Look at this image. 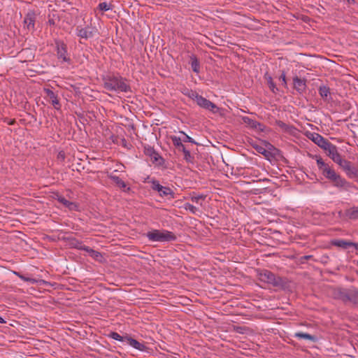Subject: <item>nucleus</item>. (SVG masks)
Here are the masks:
<instances>
[{"instance_id": "c03bdc74", "label": "nucleus", "mask_w": 358, "mask_h": 358, "mask_svg": "<svg viewBox=\"0 0 358 358\" xmlns=\"http://www.w3.org/2000/svg\"><path fill=\"white\" fill-rule=\"evenodd\" d=\"M311 257H312L311 255H306V256L303 257L302 258L308 260V259H310Z\"/></svg>"}, {"instance_id": "39448f33", "label": "nucleus", "mask_w": 358, "mask_h": 358, "mask_svg": "<svg viewBox=\"0 0 358 358\" xmlns=\"http://www.w3.org/2000/svg\"><path fill=\"white\" fill-rule=\"evenodd\" d=\"M173 145L178 148L179 151H182L184 154V159L187 162L192 163L194 157L191 155L190 152L186 149L185 146L182 143V139L180 137H171Z\"/></svg>"}, {"instance_id": "49530a36", "label": "nucleus", "mask_w": 358, "mask_h": 358, "mask_svg": "<svg viewBox=\"0 0 358 358\" xmlns=\"http://www.w3.org/2000/svg\"><path fill=\"white\" fill-rule=\"evenodd\" d=\"M347 1H348L349 3H355V0H347Z\"/></svg>"}, {"instance_id": "393cba45", "label": "nucleus", "mask_w": 358, "mask_h": 358, "mask_svg": "<svg viewBox=\"0 0 358 358\" xmlns=\"http://www.w3.org/2000/svg\"><path fill=\"white\" fill-rule=\"evenodd\" d=\"M309 139L313 141L316 145H320V143L323 139V136L317 133H311L308 135Z\"/></svg>"}, {"instance_id": "c85d7f7f", "label": "nucleus", "mask_w": 358, "mask_h": 358, "mask_svg": "<svg viewBox=\"0 0 358 358\" xmlns=\"http://www.w3.org/2000/svg\"><path fill=\"white\" fill-rule=\"evenodd\" d=\"M111 179L120 187H126V183L121 180L118 176H111Z\"/></svg>"}, {"instance_id": "0eeeda50", "label": "nucleus", "mask_w": 358, "mask_h": 358, "mask_svg": "<svg viewBox=\"0 0 358 358\" xmlns=\"http://www.w3.org/2000/svg\"><path fill=\"white\" fill-rule=\"evenodd\" d=\"M152 187L154 190L157 191L162 196H169V199L174 198V192L169 187L161 185L158 181H153Z\"/></svg>"}, {"instance_id": "bb28decb", "label": "nucleus", "mask_w": 358, "mask_h": 358, "mask_svg": "<svg viewBox=\"0 0 358 358\" xmlns=\"http://www.w3.org/2000/svg\"><path fill=\"white\" fill-rule=\"evenodd\" d=\"M146 154L150 156L152 158H153L155 161L157 160L159 157V155L157 152L155 151V150L152 148H148L146 149Z\"/></svg>"}, {"instance_id": "a19ab883", "label": "nucleus", "mask_w": 358, "mask_h": 358, "mask_svg": "<svg viewBox=\"0 0 358 358\" xmlns=\"http://www.w3.org/2000/svg\"><path fill=\"white\" fill-rule=\"evenodd\" d=\"M80 245H83L81 243L76 241V243L74 244V247L80 250Z\"/></svg>"}, {"instance_id": "a878e982", "label": "nucleus", "mask_w": 358, "mask_h": 358, "mask_svg": "<svg viewBox=\"0 0 358 358\" xmlns=\"http://www.w3.org/2000/svg\"><path fill=\"white\" fill-rule=\"evenodd\" d=\"M319 94L323 99H327L330 94L329 87L325 85L320 86L319 88Z\"/></svg>"}, {"instance_id": "c9c22d12", "label": "nucleus", "mask_w": 358, "mask_h": 358, "mask_svg": "<svg viewBox=\"0 0 358 358\" xmlns=\"http://www.w3.org/2000/svg\"><path fill=\"white\" fill-rule=\"evenodd\" d=\"M267 83L269 86V88L274 92V89L275 88V85L274 83L273 82L272 78L271 76H268L267 78Z\"/></svg>"}, {"instance_id": "cd10ccee", "label": "nucleus", "mask_w": 358, "mask_h": 358, "mask_svg": "<svg viewBox=\"0 0 358 358\" xmlns=\"http://www.w3.org/2000/svg\"><path fill=\"white\" fill-rule=\"evenodd\" d=\"M109 336L114 339V340H116V341H126V336L124 337V336H120L118 333L117 332H111L110 334H109Z\"/></svg>"}, {"instance_id": "ea45409f", "label": "nucleus", "mask_w": 358, "mask_h": 358, "mask_svg": "<svg viewBox=\"0 0 358 358\" xmlns=\"http://www.w3.org/2000/svg\"><path fill=\"white\" fill-rule=\"evenodd\" d=\"M280 79L282 80V84L285 86L287 85L286 77L285 73H282L280 77Z\"/></svg>"}, {"instance_id": "1a4fd4ad", "label": "nucleus", "mask_w": 358, "mask_h": 358, "mask_svg": "<svg viewBox=\"0 0 358 358\" xmlns=\"http://www.w3.org/2000/svg\"><path fill=\"white\" fill-rule=\"evenodd\" d=\"M327 155L336 164H339L343 160L338 152L337 147L332 144L325 151Z\"/></svg>"}, {"instance_id": "ddd939ff", "label": "nucleus", "mask_w": 358, "mask_h": 358, "mask_svg": "<svg viewBox=\"0 0 358 358\" xmlns=\"http://www.w3.org/2000/svg\"><path fill=\"white\" fill-rule=\"evenodd\" d=\"M266 148L259 145H254L253 148L255 149L257 152L264 155L266 157H268L271 155V152L269 150L274 148V147L268 142H264Z\"/></svg>"}, {"instance_id": "7ed1b4c3", "label": "nucleus", "mask_w": 358, "mask_h": 358, "mask_svg": "<svg viewBox=\"0 0 358 358\" xmlns=\"http://www.w3.org/2000/svg\"><path fill=\"white\" fill-rule=\"evenodd\" d=\"M146 236L150 241L155 242L172 241L176 239V236L173 233L165 230L155 229L148 231L146 234Z\"/></svg>"}, {"instance_id": "2f4dec72", "label": "nucleus", "mask_w": 358, "mask_h": 358, "mask_svg": "<svg viewBox=\"0 0 358 358\" xmlns=\"http://www.w3.org/2000/svg\"><path fill=\"white\" fill-rule=\"evenodd\" d=\"M206 198V195L200 194L197 196H192L191 201L196 203H199L200 201H203Z\"/></svg>"}, {"instance_id": "6ab92c4d", "label": "nucleus", "mask_w": 358, "mask_h": 358, "mask_svg": "<svg viewBox=\"0 0 358 358\" xmlns=\"http://www.w3.org/2000/svg\"><path fill=\"white\" fill-rule=\"evenodd\" d=\"M347 302L358 303V289L352 288L348 290Z\"/></svg>"}, {"instance_id": "20e7f679", "label": "nucleus", "mask_w": 358, "mask_h": 358, "mask_svg": "<svg viewBox=\"0 0 358 358\" xmlns=\"http://www.w3.org/2000/svg\"><path fill=\"white\" fill-rule=\"evenodd\" d=\"M260 281L270 284L273 287H282L284 281L282 278L276 276L274 273L268 270H263L258 274Z\"/></svg>"}, {"instance_id": "f257e3e1", "label": "nucleus", "mask_w": 358, "mask_h": 358, "mask_svg": "<svg viewBox=\"0 0 358 358\" xmlns=\"http://www.w3.org/2000/svg\"><path fill=\"white\" fill-rule=\"evenodd\" d=\"M103 87L108 91L116 92H127L130 87L127 84L126 80L122 77L109 76L103 78Z\"/></svg>"}, {"instance_id": "e433bc0d", "label": "nucleus", "mask_w": 358, "mask_h": 358, "mask_svg": "<svg viewBox=\"0 0 358 358\" xmlns=\"http://www.w3.org/2000/svg\"><path fill=\"white\" fill-rule=\"evenodd\" d=\"M90 255L92 257H93L95 259H99L102 257L101 254L99 252L95 251L94 250H92V253Z\"/></svg>"}, {"instance_id": "f704fd0d", "label": "nucleus", "mask_w": 358, "mask_h": 358, "mask_svg": "<svg viewBox=\"0 0 358 358\" xmlns=\"http://www.w3.org/2000/svg\"><path fill=\"white\" fill-rule=\"evenodd\" d=\"M180 134H183L185 138L182 139L184 142H189L192 143H196V142L188 135H187L184 131H180Z\"/></svg>"}, {"instance_id": "09e8293b", "label": "nucleus", "mask_w": 358, "mask_h": 358, "mask_svg": "<svg viewBox=\"0 0 358 358\" xmlns=\"http://www.w3.org/2000/svg\"><path fill=\"white\" fill-rule=\"evenodd\" d=\"M243 120H244L245 122H246V120H250V119H249L248 117H244V119H243Z\"/></svg>"}, {"instance_id": "c756f323", "label": "nucleus", "mask_w": 358, "mask_h": 358, "mask_svg": "<svg viewBox=\"0 0 358 358\" xmlns=\"http://www.w3.org/2000/svg\"><path fill=\"white\" fill-rule=\"evenodd\" d=\"M331 145V143H330L328 140L323 138V139L320 143V145H317L326 151L327 148H329Z\"/></svg>"}, {"instance_id": "9b49d317", "label": "nucleus", "mask_w": 358, "mask_h": 358, "mask_svg": "<svg viewBox=\"0 0 358 358\" xmlns=\"http://www.w3.org/2000/svg\"><path fill=\"white\" fill-rule=\"evenodd\" d=\"M348 290V289L341 287L334 288L331 291V295L334 299L341 300L342 301L346 303Z\"/></svg>"}, {"instance_id": "2eb2a0df", "label": "nucleus", "mask_w": 358, "mask_h": 358, "mask_svg": "<svg viewBox=\"0 0 358 358\" xmlns=\"http://www.w3.org/2000/svg\"><path fill=\"white\" fill-rule=\"evenodd\" d=\"M36 15L34 12H29L24 19V25L28 30L34 29Z\"/></svg>"}, {"instance_id": "9d476101", "label": "nucleus", "mask_w": 358, "mask_h": 358, "mask_svg": "<svg viewBox=\"0 0 358 358\" xmlns=\"http://www.w3.org/2000/svg\"><path fill=\"white\" fill-rule=\"evenodd\" d=\"M57 55L58 59H62L64 62H69V58L67 57L66 45L62 41H56Z\"/></svg>"}, {"instance_id": "4c0bfd02", "label": "nucleus", "mask_w": 358, "mask_h": 358, "mask_svg": "<svg viewBox=\"0 0 358 358\" xmlns=\"http://www.w3.org/2000/svg\"><path fill=\"white\" fill-rule=\"evenodd\" d=\"M19 276H20V278L21 279H22L24 281L31 282L32 283H34V282H36V280L35 279H33V278H26V277H24V276L22 275H20Z\"/></svg>"}, {"instance_id": "de8ad7c7", "label": "nucleus", "mask_w": 358, "mask_h": 358, "mask_svg": "<svg viewBox=\"0 0 358 358\" xmlns=\"http://www.w3.org/2000/svg\"><path fill=\"white\" fill-rule=\"evenodd\" d=\"M251 126L253 127H256V122H252Z\"/></svg>"}, {"instance_id": "5701e85b", "label": "nucleus", "mask_w": 358, "mask_h": 358, "mask_svg": "<svg viewBox=\"0 0 358 358\" xmlns=\"http://www.w3.org/2000/svg\"><path fill=\"white\" fill-rule=\"evenodd\" d=\"M317 164L319 169L322 171L323 176L326 173V171L331 169L328 164L324 163L322 158L317 159Z\"/></svg>"}, {"instance_id": "aec40b11", "label": "nucleus", "mask_w": 358, "mask_h": 358, "mask_svg": "<svg viewBox=\"0 0 358 358\" xmlns=\"http://www.w3.org/2000/svg\"><path fill=\"white\" fill-rule=\"evenodd\" d=\"M345 217L350 220H358V206L352 207L347 209L345 212Z\"/></svg>"}, {"instance_id": "dca6fc26", "label": "nucleus", "mask_w": 358, "mask_h": 358, "mask_svg": "<svg viewBox=\"0 0 358 358\" xmlns=\"http://www.w3.org/2000/svg\"><path fill=\"white\" fill-rule=\"evenodd\" d=\"M60 203L68 208L71 210H76L78 206L76 203L71 202L66 199L63 196L57 194L55 198Z\"/></svg>"}, {"instance_id": "412c9836", "label": "nucleus", "mask_w": 358, "mask_h": 358, "mask_svg": "<svg viewBox=\"0 0 358 358\" xmlns=\"http://www.w3.org/2000/svg\"><path fill=\"white\" fill-rule=\"evenodd\" d=\"M334 245L346 249L350 246H355L356 248H358V243H355L352 242H349L343 240H338L334 242Z\"/></svg>"}, {"instance_id": "4468645a", "label": "nucleus", "mask_w": 358, "mask_h": 358, "mask_svg": "<svg viewBox=\"0 0 358 358\" xmlns=\"http://www.w3.org/2000/svg\"><path fill=\"white\" fill-rule=\"evenodd\" d=\"M293 84L294 89L300 94L303 93L306 88V83L305 79H301L298 76L293 78Z\"/></svg>"}, {"instance_id": "f8f14e48", "label": "nucleus", "mask_w": 358, "mask_h": 358, "mask_svg": "<svg viewBox=\"0 0 358 358\" xmlns=\"http://www.w3.org/2000/svg\"><path fill=\"white\" fill-rule=\"evenodd\" d=\"M77 30H78L77 35L81 39H85V40H87L88 38L93 37L94 32H95L94 29L90 28L88 27H85V28H81V29L78 28Z\"/></svg>"}, {"instance_id": "37998d69", "label": "nucleus", "mask_w": 358, "mask_h": 358, "mask_svg": "<svg viewBox=\"0 0 358 358\" xmlns=\"http://www.w3.org/2000/svg\"><path fill=\"white\" fill-rule=\"evenodd\" d=\"M338 217H339L340 218H342L344 215L345 216V213L343 214V213H342V211H339V212L338 213Z\"/></svg>"}, {"instance_id": "423d86ee", "label": "nucleus", "mask_w": 358, "mask_h": 358, "mask_svg": "<svg viewBox=\"0 0 358 358\" xmlns=\"http://www.w3.org/2000/svg\"><path fill=\"white\" fill-rule=\"evenodd\" d=\"M338 165L350 178L358 179V169L353 166L350 162L343 159Z\"/></svg>"}, {"instance_id": "58836bf2", "label": "nucleus", "mask_w": 358, "mask_h": 358, "mask_svg": "<svg viewBox=\"0 0 358 358\" xmlns=\"http://www.w3.org/2000/svg\"><path fill=\"white\" fill-rule=\"evenodd\" d=\"M80 250H85V251L89 252L90 254H91L92 253V250H93V249H92V248L87 247V246L83 245H80Z\"/></svg>"}, {"instance_id": "8fccbe9b", "label": "nucleus", "mask_w": 358, "mask_h": 358, "mask_svg": "<svg viewBox=\"0 0 358 358\" xmlns=\"http://www.w3.org/2000/svg\"><path fill=\"white\" fill-rule=\"evenodd\" d=\"M183 94H184L185 95H186V94H187V90H185L183 92Z\"/></svg>"}, {"instance_id": "72a5a7b5", "label": "nucleus", "mask_w": 358, "mask_h": 358, "mask_svg": "<svg viewBox=\"0 0 358 358\" xmlns=\"http://www.w3.org/2000/svg\"><path fill=\"white\" fill-rule=\"evenodd\" d=\"M186 96L196 101L199 94L195 91L187 90V94H186Z\"/></svg>"}, {"instance_id": "b1692460", "label": "nucleus", "mask_w": 358, "mask_h": 358, "mask_svg": "<svg viewBox=\"0 0 358 358\" xmlns=\"http://www.w3.org/2000/svg\"><path fill=\"white\" fill-rule=\"evenodd\" d=\"M191 59V66L192 69V71L195 73H199L200 71V64L199 62L195 55H192L190 57Z\"/></svg>"}, {"instance_id": "a18cd8bd", "label": "nucleus", "mask_w": 358, "mask_h": 358, "mask_svg": "<svg viewBox=\"0 0 358 358\" xmlns=\"http://www.w3.org/2000/svg\"><path fill=\"white\" fill-rule=\"evenodd\" d=\"M0 323L1 324H4L6 323V321L4 320L3 318H2L1 317H0Z\"/></svg>"}, {"instance_id": "7c9ffc66", "label": "nucleus", "mask_w": 358, "mask_h": 358, "mask_svg": "<svg viewBox=\"0 0 358 358\" xmlns=\"http://www.w3.org/2000/svg\"><path fill=\"white\" fill-rule=\"evenodd\" d=\"M184 208L185 210H189L193 214H196L199 211V210L196 207H195L194 206H193L189 203H185L184 206Z\"/></svg>"}, {"instance_id": "6e6552de", "label": "nucleus", "mask_w": 358, "mask_h": 358, "mask_svg": "<svg viewBox=\"0 0 358 358\" xmlns=\"http://www.w3.org/2000/svg\"><path fill=\"white\" fill-rule=\"evenodd\" d=\"M196 102L199 106L205 109H208L212 111L213 113H216L217 110V107L215 103H213V102L206 99V98L203 97L201 95L198 96V98L196 100Z\"/></svg>"}, {"instance_id": "4be33fe9", "label": "nucleus", "mask_w": 358, "mask_h": 358, "mask_svg": "<svg viewBox=\"0 0 358 358\" xmlns=\"http://www.w3.org/2000/svg\"><path fill=\"white\" fill-rule=\"evenodd\" d=\"M294 337L298 338L299 339H306L311 341H316L317 338L315 336L310 335L307 333L303 332H296L294 334Z\"/></svg>"}, {"instance_id": "3c124183", "label": "nucleus", "mask_w": 358, "mask_h": 358, "mask_svg": "<svg viewBox=\"0 0 358 358\" xmlns=\"http://www.w3.org/2000/svg\"><path fill=\"white\" fill-rule=\"evenodd\" d=\"M357 266H358V261H357Z\"/></svg>"}, {"instance_id": "473e14b6", "label": "nucleus", "mask_w": 358, "mask_h": 358, "mask_svg": "<svg viewBox=\"0 0 358 358\" xmlns=\"http://www.w3.org/2000/svg\"><path fill=\"white\" fill-rule=\"evenodd\" d=\"M99 8L101 10L107 11L111 9V6L106 2H101L99 4Z\"/></svg>"}, {"instance_id": "f03ea898", "label": "nucleus", "mask_w": 358, "mask_h": 358, "mask_svg": "<svg viewBox=\"0 0 358 358\" xmlns=\"http://www.w3.org/2000/svg\"><path fill=\"white\" fill-rule=\"evenodd\" d=\"M324 176L329 180L334 186L339 189L348 190L352 187L350 182H348L345 178H342L333 169L326 171Z\"/></svg>"}, {"instance_id": "f3484780", "label": "nucleus", "mask_w": 358, "mask_h": 358, "mask_svg": "<svg viewBox=\"0 0 358 358\" xmlns=\"http://www.w3.org/2000/svg\"><path fill=\"white\" fill-rule=\"evenodd\" d=\"M44 92H45L46 95L51 99V103L54 108L57 110H59L61 106L57 99V96L54 93V92L48 88H45Z\"/></svg>"}, {"instance_id": "79ce46f5", "label": "nucleus", "mask_w": 358, "mask_h": 358, "mask_svg": "<svg viewBox=\"0 0 358 358\" xmlns=\"http://www.w3.org/2000/svg\"><path fill=\"white\" fill-rule=\"evenodd\" d=\"M58 157L64 159V153L63 152H60L58 155Z\"/></svg>"}, {"instance_id": "a211bd4d", "label": "nucleus", "mask_w": 358, "mask_h": 358, "mask_svg": "<svg viewBox=\"0 0 358 358\" xmlns=\"http://www.w3.org/2000/svg\"><path fill=\"white\" fill-rule=\"evenodd\" d=\"M126 341L129 345H131V347H133L134 348H135L136 350H138L143 351V352L146 351V350H147V348L144 344L139 343L138 341H136L131 337L126 336Z\"/></svg>"}]
</instances>
